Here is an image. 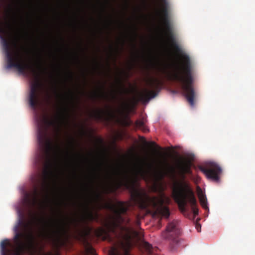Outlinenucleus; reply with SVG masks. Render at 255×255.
<instances>
[{
    "label": "nucleus",
    "instance_id": "dca6fc26",
    "mask_svg": "<svg viewBox=\"0 0 255 255\" xmlns=\"http://www.w3.org/2000/svg\"><path fill=\"white\" fill-rule=\"evenodd\" d=\"M191 164L189 160H182L178 164L177 167L182 174H190Z\"/></svg>",
    "mask_w": 255,
    "mask_h": 255
},
{
    "label": "nucleus",
    "instance_id": "412c9836",
    "mask_svg": "<svg viewBox=\"0 0 255 255\" xmlns=\"http://www.w3.org/2000/svg\"><path fill=\"white\" fill-rule=\"evenodd\" d=\"M85 251L88 255H97L94 249L88 243H87L85 245Z\"/></svg>",
    "mask_w": 255,
    "mask_h": 255
},
{
    "label": "nucleus",
    "instance_id": "f3484780",
    "mask_svg": "<svg viewBox=\"0 0 255 255\" xmlns=\"http://www.w3.org/2000/svg\"><path fill=\"white\" fill-rule=\"evenodd\" d=\"M197 194L201 205L205 209H207V202L205 195L200 188H197Z\"/></svg>",
    "mask_w": 255,
    "mask_h": 255
},
{
    "label": "nucleus",
    "instance_id": "cd10ccee",
    "mask_svg": "<svg viewBox=\"0 0 255 255\" xmlns=\"http://www.w3.org/2000/svg\"><path fill=\"white\" fill-rule=\"evenodd\" d=\"M139 224H140V222H139V221H136V224H137V226H138V225H139Z\"/></svg>",
    "mask_w": 255,
    "mask_h": 255
},
{
    "label": "nucleus",
    "instance_id": "6ab92c4d",
    "mask_svg": "<svg viewBox=\"0 0 255 255\" xmlns=\"http://www.w3.org/2000/svg\"><path fill=\"white\" fill-rule=\"evenodd\" d=\"M98 97L107 98V96L104 92V85H102L101 87L100 94H98L97 93L95 92L91 95V97L94 99L97 98Z\"/></svg>",
    "mask_w": 255,
    "mask_h": 255
},
{
    "label": "nucleus",
    "instance_id": "f257e3e1",
    "mask_svg": "<svg viewBox=\"0 0 255 255\" xmlns=\"http://www.w3.org/2000/svg\"><path fill=\"white\" fill-rule=\"evenodd\" d=\"M11 10L7 11L2 20H0V37L2 40L3 50L5 54L7 69L15 68L21 73L28 70L34 80L31 84L29 95L30 106L35 110L41 100L43 83L40 79V72L32 65L25 63L24 55L17 46V40L10 41L6 36L13 29L11 23Z\"/></svg>",
    "mask_w": 255,
    "mask_h": 255
},
{
    "label": "nucleus",
    "instance_id": "f8f14e48",
    "mask_svg": "<svg viewBox=\"0 0 255 255\" xmlns=\"http://www.w3.org/2000/svg\"><path fill=\"white\" fill-rule=\"evenodd\" d=\"M91 201L88 200L84 205L85 210V214L81 218V221L83 224L84 233L85 236L90 235L92 228L88 225V222H91L97 218L98 215H95L89 208Z\"/></svg>",
    "mask_w": 255,
    "mask_h": 255
},
{
    "label": "nucleus",
    "instance_id": "6e6552de",
    "mask_svg": "<svg viewBox=\"0 0 255 255\" xmlns=\"http://www.w3.org/2000/svg\"><path fill=\"white\" fill-rule=\"evenodd\" d=\"M172 195L180 211L190 219H194L198 214L197 201L193 193L182 183L176 184Z\"/></svg>",
    "mask_w": 255,
    "mask_h": 255
},
{
    "label": "nucleus",
    "instance_id": "7c9ffc66",
    "mask_svg": "<svg viewBox=\"0 0 255 255\" xmlns=\"http://www.w3.org/2000/svg\"><path fill=\"white\" fill-rule=\"evenodd\" d=\"M122 109H119V110H118V111H119V112H122Z\"/></svg>",
    "mask_w": 255,
    "mask_h": 255
},
{
    "label": "nucleus",
    "instance_id": "423d86ee",
    "mask_svg": "<svg viewBox=\"0 0 255 255\" xmlns=\"http://www.w3.org/2000/svg\"><path fill=\"white\" fill-rule=\"evenodd\" d=\"M130 200L133 205H137L141 209L151 208L155 215L165 218H168L170 216L169 208L165 205L170 203V199L164 194L158 197H150L144 190L132 187Z\"/></svg>",
    "mask_w": 255,
    "mask_h": 255
},
{
    "label": "nucleus",
    "instance_id": "2eb2a0df",
    "mask_svg": "<svg viewBox=\"0 0 255 255\" xmlns=\"http://www.w3.org/2000/svg\"><path fill=\"white\" fill-rule=\"evenodd\" d=\"M38 195L37 189L35 190L33 195L31 198H30L29 194H26L24 198V202L27 204L30 208L35 207L39 204Z\"/></svg>",
    "mask_w": 255,
    "mask_h": 255
},
{
    "label": "nucleus",
    "instance_id": "5701e85b",
    "mask_svg": "<svg viewBox=\"0 0 255 255\" xmlns=\"http://www.w3.org/2000/svg\"><path fill=\"white\" fill-rule=\"evenodd\" d=\"M132 124V122L130 120H127L124 122V125L128 127Z\"/></svg>",
    "mask_w": 255,
    "mask_h": 255
},
{
    "label": "nucleus",
    "instance_id": "b1692460",
    "mask_svg": "<svg viewBox=\"0 0 255 255\" xmlns=\"http://www.w3.org/2000/svg\"><path fill=\"white\" fill-rule=\"evenodd\" d=\"M196 228L197 231L198 232H201V226L200 224H196Z\"/></svg>",
    "mask_w": 255,
    "mask_h": 255
},
{
    "label": "nucleus",
    "instance_id": "a878e982",
    "mask_svg": "<svg viewBox=\"0 0 255 255\" xmlns=\"http://www.w3.org/2000/svg\"><path fill=\"white\" fill-rule=\"evenodd\" d=\"M103 165V162H101L99 164V167L100 169L101 168L102 166Z\"/></svg>",
    "mask_w": 255,
    "mask_h": 255
},
{
    "label": "nucleus",
    "instance_id": "9d476101",
    "mask_svg": "<svg viewBox=\"0 0 255 255\" xmlns=\"http://www.w3.org/2000/svg\"><path fill=\"white\" fill-rule=\"evenodd\" d=\"M67 223L65 219L60 220L57 223L48 225L47 228L40 234L45 239L55 241L58 240L65 232Z\"/></svg>",
    "mask_w": 255,
    "mask_h": 255
},
{
    "label": "nucleus",
    "instance_id": "39448f33",
    "mask_svg": "<svg viewBox=\"0 0 255 255\" xmlns=\"http://www.w3.org/2000/svg\"><path fill=\"white\" fill-rule=\"evenodd\" d=\"M55 125V121L50 119L46 116H43L40 123L38 124L37 140L41 156L46 160L45 168L43 171L45 184L54 176L53 172V165L50 157L51 154L55 151L56 147L54 145L51 139L49 136L48 129L50 127H54Z\"/></svg>",
    "mask_w": 255,
    "mask_h": 255
},
{
    "label": "nucleus",
    "instance_id": "ddd939ff",
    "mask_svg": "<svg viewBox=\"0 0 255 255\" xmlns=\"http://www.w3.org/2000/svg\"><path fill=\"white\" fill-rule=\"evenodd\" d=\"M165 167L156 169L154 172V176L157 181H161L167 176L173 175L175 173V169L174 167L170 165L168 163H164Z\"/></svg>",
    "mask_w": 255,
    "mask_h": 255
},
{
    "label": "nucleus",
    "instance_id": "20e7f679",
    "mask_svg": "<svg viewBox=\"0 0 255 255\" xmlns=\"http://www.w3.org/2000/svg\"><path fill=\"white\" fill-rule=\"evenodd\" d=\"M131 205V203H126L122 201H118L117 205L110 204L106 205L107 208L113 211L114 215L112 216L111 221L106 224V228L100 227L95 230V235L103 241H111L112 238L110 236V233L116 234L117 229L121 228L127 232L129 238L131 235L137 236L138 233L133 228L131 227H122L121 226L122 224L128 225L130 222L129 219L124 217L123 215L127 213L128 207Z\"/></svg>",
    "mask_w": 255,
    "mask_h": 255
},
{
    "label": "nucleus",
    "instance_id": "bb28decb",
    "mask_svg": "<svg viewBox=\"0 0 255 255\" xmlns=\"http://www.w3.org/2000/svg\"><path fill=\"white\" fill-rule=\"evenodd\" d=\"M118 84H119L120 86L122 85V81H121V79L118 80Z\"/></svg>",
    "mask_w": 255,
    "mask_h": 255
},
{
    "label": "nucleus",
    "instance_id": "2f4dec72",
    "mask_svg": "<svg viewBox=\"0 0 255 255\" xmlns=\"http://www.w3.org/2000/svg\"><path fill=\"white\" fill-rule=\"evenodd\" d=\"M149 167H150V168H151L152 167V165L151 164H150V165H149Z\"/></svg>",
    "mask_w": 255,
    "mask_h": 255
},
{
    "label": "nucleus",
    "instance_id": "c85d7f7f",
    "mask_svg": "<svg viewBox=\"0 0 255 255\" xmlns=\"http://www.w3.org/2000/svg\"><path fill=\"white\" fill-rule=\"evenodd\" d=\"M96 196H97V198H100V194H97Z\"/></svg>",
    "mask_w": 255,
    "mask_h": 255
},
{
    "label": "nucleus",
    "instance_id": "0eeeda50",
    "mask_svg": "<svg viewBox=\"0 0 255 255\" xmlns=\"http://www.w3.org/2000/svg\"><path fill=\"white\" fill-rule=\"evenodd\" d=\"M107 165L108 169L106 171V179L116 189L123 186L128 189L139 177L144 178L145 176V170L142 165L136 167L129 173L127 170L122 171L118 167Z\"/></svg>",
    "mask_w": 255,
    "mask_h": 255
},
{
    "label": "nucleus",
    "instance_id": "9b49d317",
    "mask_svg": "<svg viewBox=\"0 0 255 255\" xmlns=\"http://www.w3.org/2000/svg\"><path fill=\"white\" fill-rule=\"evenodd\" d=\"M146 83L151 89H145L138 93L139 100L143 102H147L151 98H154L161 90L162 86V81L156 78L148 79Z\"/></svg>",
    "mask_w": 255,
    "mask_h": 255
},
{
    "label": "nucleus",
    "instance_id": "f03ea898",
    "mask_svg": "<svg viewBox=\"0 0 255 255\" xmlns=\"http://www.w3.org/2000/svg\"><path fill=\"white\" fill-rule=\"evenodd\" d=\"M160 0V9L157 13L164 27V32L171 46L181 59V66L176 67L173 72H169L170 80L180 83L184 95L190 105L193 108L195 105L197 93L193 87L192 75V64L189 56L185 53L176 41L169 17V3L167 0Z\"/></svg>",
    "mask_w": 255,
    "mask_h": 255
},
{
    "label": "nucleus",
    "instance_id": "393cba45",
    "mask_svg": "<svg viewBox=\"0 0 255 255\" xmlns=\"http://www.w3.org/2000/svg\"><path fill=\"white\" fill-rule=\"evenodd\" d=\"M150 143L152 144V145L154 146H157V147L158 148H159V149H161V148H160V147H158V146H157V145L155 144V143L154 142H151V143Z\"/></svg>",
    "mask_w": 255,
    "mask_h": 255
},
{
    "label": "nucleus",
    "instance_id": "4468645a",
    "mask_svg": "<svg viewBox=\"0 0 255 255\" xmlns=\"http://www.w3.org/2000/svg\"><path fill=\"white\" fill-rule=\"evenodd\" d=\"M115 115L114 112L110 107H107L106 110H98L93 113V117L98 120H105L106 117H111Z\"/></svg>",
    "mask_w": 255,
    "mask_h": 255
},
{
    "label": "nucleus",
    "instance_id": "1a4fd4ad",
    "mask_svg": "<svg viewBox=\"0 0 255 255\" xmlns=\"http://www.w3.org/2000/svg\"><path fill=\"white\" fill-rule=\"evenodd\" d=\"M180 234L179 223L177 220L169 222L165 230L161 233V237L168 242L169 248L172 252L176 251L180 246Z\"/></svg>",
    "mask_w": 255,
    "mask_h": 255
},
{
    "label": "nucleus",
    "instance_id": "4be33fe9",
    "mask_svg": "<svg viewBox=\"0 0 255 255\" xmlns=\"http://www.w3.org/2000/svg\"><path fill=\"white\" fill-rule=\"evenodd\" d=\"M201 170L203 172L205 176L207 178V167H200Z\"/></svg>",
    "mask_w": 255,
    "mask_h": 255
},
{
    "label": "nucleus",
    "instance_id": "a211bd4d",
    "mask_svg": "<svg viewBox=\"0 0 255 255\" xmlns=\"http://www.w3.org/2000/svg\"><path fill=\"white\" fill-rule=\"evenodd\" d=\"M141 247L144 251L148 254H151L153 251V248L152 245L146 241L141 242Z\"/></svg>",
    "mask_w": 255,
    "mask_h": 255
},
{
    "label": "nucleus",
    "instance_id": "473e14b6",
    "mask_svg": "<svg viewBox=\"0 0 255 255\" xmlns=\"http://www.w3.org/2000/svg\"><path fill=\"white\" fill-rule=\"evenodd\" d=\"M100 140L101 142H102V140L101 139H100Z\"/></svg>",
    "mask_w": 255,
    "mask_h": 255
},
{
    "label": "nucleus",
    "instance_id": "7ed1b4c3",
    "mask_svg": "<svg viewBox=\"0 0 255 255\" xmlns=\"http://www.w3.org/2000/svg\"><path fill=\"white\" fill-rule=\"evenodd\" d=\"M19 215L21 217L14 227L15 234L12 242L5 239L0 243L1 255H22L26 250L32 251L36 248V240L32 224L38 219L31 210L29 211V216L32 220L29 222H26L21 213Z\"/></svg>",
    "mask_w": 255,
    "mask_h": 255
},
{
    "label": "nucleus",
    "instance_id": "c756f323",
    "mask_svg": "<svg viewBox=\"0 0 255 255\" xmlns=\"http://www.w3.org/2000/svg\"><path fill=\"white\" fill-rule=\"evenodd\" d=\"M57 96H58V97H61V95H59V94H57Z\"/></svg>",
    "mask_w": 255,
    "mask_h": 255
},
{
    "label": "nucleus",
    "instance_id": "aec40b11",
    "mask_svg": "<svg viewBox=\"0 0 255 255\" xmlns=\"http://www.w3.org/2000/svg\"><path fill=\"white\" fill-rule=\"evenodd\" d=\"M134 127L136 128L141 129L144 131L146 130L144 122L141 120H137L134 124Z\"/></svg>",
    "mask_w": 255,
    "mask_h": 255
}]
</instances>
